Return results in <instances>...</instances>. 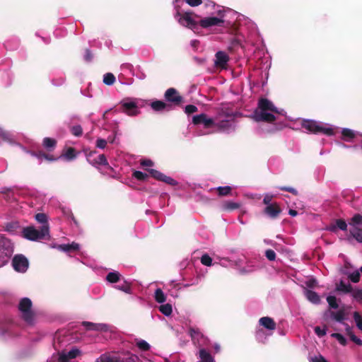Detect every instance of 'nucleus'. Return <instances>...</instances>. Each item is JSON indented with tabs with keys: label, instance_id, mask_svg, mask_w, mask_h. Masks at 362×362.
<instances>
[{
	"label": "nucleus",
	"instance_id": "f257e3e1",
	"mask_svg": "<svg viewBox=\"0 0 362 362\" xmlns=\"http://www.w3.org/2000/svg\"><path fill=\"white\" fill-rule=\"evenodd\" d=\"M284 110H279L274 103L267 98H260L257 107L252 114V117L256 122L271 123L276 120V115H284Z\"/></svg>",
	"mask_w": 362,
	"mask_h": 362
},
{
	"label": "nucleus",
	"instance_id": "f03ea898",
	"mask_svg": "<svg viewBox=\"0 0 362 362\" xmlns=\"http://www.w3.org/2000/svg\"><path fill=\"white\" fill-rule=\"evenodd\" d=\"M240 113L228 109H221L214 118V126L219 132L231 134L235 132L237 127L236 117Z\"/></svg>",
	"mask_w": 362,
	"mask_h": 362
},
{
	"label": "nucleus",
	"instance_id": "7ed1b4c3",
	"mask_svg": "<svg viewBox=\"0 0 362 362\" xmlns=\"http://www.w3.org/2000/svg\"><path fill=\"white\" fill-rule=\"evenodd\" d=\"M206 6H211L213 8H216V16H208L202 18L199 21V27H201L204 29L210 28L213 26H224L225 25V13L226 11H230V10L228 8H225V7L216 5L215 2L213 1H209L206 4Z\"/></svg>",
	"mask_w": 362,
	"mask_h": 362
},
{
	"label": "nucleus",
	"instance_id": "20e7f679",
	"mask_svg": "<svg viewBox=\"0 0 362 362\" xmlns=\"http://www.w3.org/2000/svg\"><path fill=\"white\" fill-rule=\"evenodd\" d=\"M183 3L182 0H173V6L175 10L174 17L181 25L195 31L199 28V22H197L193 18L192 12L186 11L184 13H181L180 7Z\"/></svg>",
	"mask_w": 362,
	"mask_h": 362
},
{
	"label": "nucleus",
	"instance_id": "39448f33",
	"mask_svg": "<svg viewBox=\"0 0 362 362\" xmlns=\"http://www.w3.org/2000/svg\"><path fill=\"white\" fill-rule=\"evenodd\" d=\"M22 233L25 239L31 241H39L49 238V227L47 226H41L40 230L34 226H28L23 229Z\"/></svg>",
	"mask_w": 362,
	"mask_h": 362
},
{
	"label": "nucleus",
	"instance_id": "423d86ee",
	"mask_svg": "<svg viewBox=\"0 0 362 362\" xmlns=\"http://www.w3.org/2000/svg\"><path fill=\"white\" fill-rule=\"evenodd\" d=\"M32 300L27 297L21 298L18 303V310L21 318L30 325L35 322V313L32 310Z\"/></svg>",
	"mask_w": 362,
	"mask_h": 362
},
{
	"label": "nucleus",
	"instance_id": "0eeeda50",
	"mask_svg": "<svg viewBox=\"0 0 362 362\" xmlns=\"http://www.w3.org/2000/svg\"><path fill=\"white\" fill-rule=\"evenodd\" d=\"M13 253V245L11 241L0 234V268L8 262Z\"/></svg>",
	"mask_w": 362,
	"mask_h": 362
},
{
	"label": "nucleus",
	"instance_id": "6e6552de",
	"mask_svg": "<svg viewBox=\"0 0 362 362\" xmlns=\"http://www.w3.org/2000/svg\"><path fill=\"white\" fill-rule=\"evenodd\" d=\"M188 333L193 343L196 344L199 349L203 347H208L209 346V339L201 332L199 328L190 327L189 329Z\"/></svg>",
	"mask_w": 362,
	"mask_h": 362
},
{
	"label": "nucleus",
	"instance_id": "1a4fd4ad",
	"mask_svg": "<svg viewBox=\"0 0 362 362\" xmlns=\"http://www.w3.org/2000/svg\"><path fill=\"white\" fill-rule=\"evenodd\" d=\"M120 104L122 111L129 116H136L140 112L135 98L124 99Z\"/></svg>",
	"mask_w": 362,
	"mask_h": 362
},
{
	"label": "nucleus",
	"instance_id": "9d476101",
	"mask_svg": "<svg viewBox=\"0 0 362 362\" xmlns=\"http://www.w3.org/2000/svg\"><path fill=\"white\" fill-rule=\"evenodd\" d=\"M316 286L317 281L315 279L306 280L303 286L305 298L313 304H317V293L313 291Z\"/></svg>",
	"mask_w": 362,
	"mask_h": 362
},
{
	"label": "nucleus",
	"instance_id": "9b49d317",
	"mask_svg": "<svg viewBox=\"0 0 362 362\" xmlns=\"http://www.w3.org/2000/svg\"><path fill=\"white\" fill-rule=\"evenodd\" d=\"M12 266L13 269L18 273H25L29 267V261L28 258L22 255H16L12 259Z\"/></svg>",
	"mask_w": 362,
	"mask_h": 362
},
{
	"label": "nucleus",
	"instance_id": "f8f14e48",
	"mask_svg": "<svg viewBox=\"0 0 362 362\" xmlns=\"http://www.w3.org/2000/svg\"><path fill=\"white\" fill-rule=\"evenodd\" d=\"M81 325L86 331L107 332L110 331V326L106 323H94L88 321H83Z\"/></svg>",
	"mask_w": 362,
	"mask_h": 362
},
{
	"label": "nucleus",
	"instance_id": "ddd939ff",
	"mask_svg": "<svg viewBox=\"0 0 362 362\" xmlns=\"http://www.w3.org/2000/svg\"><path fill=\"white\" fill-rule=\"evenodd\" d=\"M148 173L153 177L154 179L162 181L168 185H170L171 186H175L178 184V182L174 180L173 177L170 176H167L163 173L155 170V169H148Z\"/></svg>",
	"mask_w": 362,
	"mask_h": 362
},
{
	"label": "nucleus",
	"instance_id": "4468645a",
	"mask_svg": "<svg viewBox=\"0 0 362 362\" xmlns=\"http://www.w3.org/2000/svg\"><path fill=\"white\" fill-rule=\"evenodd\" d=\"M192 122L194 125L202 124L204 128H209L214 126V119L208 117L204 113L193 116Z\"/></svg>",
	"mask_w": 362,
	"mask_h": 362
},
{
	"label": "nucleus",
	"instance_id": "2eb2a0df",
	"mask_svg": "<svg viewBox=\"0 0 362 362\" xmlns=\"http://www.w3.org/2000/svg\"><path fill=\"white\" fill-rule=\"evenodd\" d=\"M164 97L167 101L175 104H179L183 100V98L179 95L177 90L174 88L167 89L164 94Z\"/></svg>",
	"mask_w": 362,
	"mask_h": 362
},
{
	"label": "nucleus",
	"instance_id": "dca6fc26",
	"mask_svg": "<svg viewBox=\"0 0 362 362\" xmlns=\"http://www.w3.org/2000/svg\"><path fill=\"white\" fill-rule=\"evenodd\" d=\"M301 122L302 132L307 134L317 133V121L309 119H303Z\"/></svg>",
	"mask_w": 362,
	"mask_h": 362
},
{
	"label": "nucleus",
	"instance_id": "f3484780",
	"mask_svg": "<svg viewBox=\"0 0 362 362\" xmlns=\"http://www.w3.org/2000/svg\"><path fill=\"white\" fill-rule=\"evenodd\" d=\"M229 61L228 55L223 51H218L215 54L214 64L216 66L224 68Z\"/></svg>",
	"mask_w": 362,
	"mask_h": 362
},
{
	"label": "nucleus",
	"instance_id": "a211bd4d",
	"mask_svg": "<svg viewBox=\"0 0 362 362\" xmlns=\"http://www.w3.org/2000/svg\"><path fill=\"white\" fill-rule=\"evenodd\" d=\"M92 156V153H90L88 158V162L94 167H97L98 165H108L107 160L104 154H100L96 158L91 159L90 157Z\"/></svg>",
	"mask_w": 362,
	"mask_h": 362
},
{
	"label": "nucleus",
	"instance_id": "6ab92c4d",
	"mask_svg": "<svg viewBox=\"0 0 362 362\" xmlns=\"http://www.w3.org/2000/svg\"><path fill=\"white\" fill-rule=\"evenodd\" d=\"M206 347L200 348L199 349L197 356L198 362H216L214 358L206 350Z\"/></svg>",
	"mask_w": 362,
	"mask_h": 362
},
{
	"label": "nucleus",
	"instance_id": "aec40b11",
	"mask_svg": "<svg viewBox=\"0 0 362 362\" xmlns=\"http://www.w3.org/2000/svg\"><path fill=\"white\" fill-rule=\"evenodd\" d=\"M54 247H56L59 251L68 253L71 251L78 250L80 249V245L75 242H72L71 243L69 244L58 245Z\"/></svg>",
	"mask_w": 362,
	"mask_h": 362
},
{
	"label": "nucleus",
	"instance_id": "412c9836",
	"mask_svg": "<svg viewBox=\"0 0 362 362\" xmlns=\"http://www.w3.org/2000/svg\"><path fill=\"white\" fill-rule=\"evenodd\" d=\"M3 142L14 144H16L15 136L11 132L0 127V144Z\"/></svg>",
	"mask_w": 362,
	"mask_h": 362
},
{
	"label": "nucleus",
	"instance_id": "4be33fe9",
	"mask_svg": "<svg viewBox=\"0 0 362 362\" xmlns=\"http://www.w3.org/2000/svg\"><path fill=\"white\" fill-rule=\"evenodd\" d=\"M264 212L271 218H276L281 214V210L279 206L272 204L267 206L264 210Z\"/></svg>",
	"mask_w": 362,
	"mask_h": 362
},
{
	"label": "nucleus",
	"instance_id": "5701e85b",
	"mask_svg": "<svg viewBox=\"0 0 362 362\" xmlns=\"http://www.w3.org/2000/svg\"><path fill=\"white\" fill-rule=\"evenodd\" d=\"M259 323L261 326L267 329L268 331H273L276 329V323L272 317H261L259 320Z\"/></svg>",
	"mask_w": 362,
	"mask_h": 362
},
{
	"label": "nucleus",
	"instance_id": "b1692460",
	"mask_svg": "<svg viewBox=\"0 0 362 362\" xmlns=\"http://www.w3.org/2000/svg\"><path fill=\"white\" fill-rule=\"evenodd\" d=\"M272 334V332L266 333L262 329H259L255 332V338L258 342L264 344Z\"/></svg>",
	"mask_w": 362,
	"mask_h": 362
},
{
	"label": "nucleus",
	"instance_id": "393cba45",
	"mask_svg": "<svg viewBox=\"0 0 362 362\" xmlns=\"http://www.w3.org/2000/svg\"><path fill=\"white\" fill-rule=\"evenodd\" d=\"M122 276L119 272L112 271V272H109L107 274L105 279L107 282H109L110 284H115V283L119 282L120 281V279H122Z\"/></svg>",
	"mask_w": 362,
	"mask_h": 362
},
{
	"label": "nucleus",
	"instance_id": "a878e982",
	"mask_svg": "<svg viewBox=\"0 0 362 362\" xmlns=\"http://www.w3.org/2000/svg\"><path fill=\"white\" fill-rule=\"evenodd\" d=\"M337 290L344 293H349L352 292L353 288L350 284H346L343 280H341L337 284Z\"/></svg>",
	"mask_w": 362,
	"mask_h": 362
},
{
	"label": "nucleus",
	"instance_id": "bb28decb",
	"mask_svg": "<svg viewBox=\"0 0 362 362\" xmlns=\"http://www.w3.org/2000/svg\"><path fill=\"white\" fill-rule=\"evenodd\" d=\"M240 204L233 201H226L223 203L222 209L225 211H230L239 209Z\"/></svg>",
	"mask_w": 362,
	"mask_h": 362
},
{
	"label": "nucleus",
	"instance_id": "cd10ccee",
	"mask_svg": "<svg viewBox=\"0 0 362 362\" xmlns=\"http://www.w3.org/2000/svg\"><path fill=\"white\" fill-rule=\"evenodd\" d=\"M355 136L356 134L351 129L345 128L341 131V139L346 141H351Z\"/></svg>",
	"mask_w": 362,
	"mask_h": 362
},
{
	"label": "nucleus",
	"instance_id": "c85d7f7f",
	"mask_svg": "<svg viewBox=\"0 0 362 362\" xmlns=\"http://www.w3.org/2000/svg\"><path fill=\"white\" fill-rule=\"evenodd\" d=\"M154 298L157 303H163L166 300V295L160 288H157L154 292Z\"/></svg>",
	"mask_w": 362,
	"mask_h": 362
},
{
	"label": "nucleus",
	"instance_id": "c756f323",
	"mask_svg": "<svg viewBox=\"0 0 362 362\" xmlns=\"http://www.w3.org/2000/svg\"><path fill=\"white\" fill-rule=\"evenodd\" d=\"M151 107L153 110L159 112L165 110L168 105L162 100H155L151 103Z\"/></svg>",
	"mask_w": 362,
	"mask_h": 362
},
{
	"label": "nucleus",
	"instance_id": "7c9ffc66",
	"mask_svg": "<svg viewBox=\"0 0 362 362\" xmlns=\"http://www.w3.org/2000/svg\"><path fill=\"white\" fill-rule=\"evenodd\" d=\"M158 310L163 315L168 317L172 314L173 307L171 304L165 303L160 305Z\"/></svg>",
	"mask_w": 362,
	"mask_h": 362
},
{
	"label": "nucleus",
	"instance_id": "2f4dec72",
	"mask_svg": "<svg viewBox=\"0 0 362 362\" xmlns=\"http://www.w3.org/2000/svg\"><path fill=\"white\" fill-rule=\"evenodd\" d=\"M351 235L359 243H362V229L353 227L350 229Z\"/></svg>",
	"mask_w": 362,
	"mask_h": 362
},
{
	"label": "nucleus",
	"instance_id": "473e14b6",
	"mask_svg": "<svg viewBox=\"0 0 362 362\" xmlns=\"http://www.w3.org/2000/svg\"><path fill=\"white\" fill-rule=\"evenodd\" d=\"M331 317L337 322H341L345 319V312L344 310H339L337 312H332Z\"/></svg>",
	"mask_w": 362,
	"mask_h": 362
},
{
	"label": "nucleus",
	"instance_id": "72a5a7b5",
	"mask_svg": "<svg viewBox=\"0 0 362 362\" xmlns=\"http://www.w3.org/2000/svg\"><path fill=\"white\" fill-rule=\"evenodd\" d=\"M288 119L293 122L292 125L290 126V128L294 130H299L302 132L303 127H301V122L300 121H303L301 118L294 119L293 117H288Z\"/></svg>",
	"mask_w": 362,
	"mask_h": 362
},
{
	"label": "nucleus",
	"instance_id": "f704fd0d",
	"mask_svg": "<svg viewBox=\"0 0 362 362\" xmlns=\"http://www.w3.org/2000/svg\"><path fill=\"white\" fill-rule=\"evenodd\" d=\"M136 346L143 351H148L151 349V345L144 339H136Z\"/></svg>",
	"mask_w": 362,
	"mask_h": 362
},
{
	"label": "nucleus",
	"instance_id": "c9c22d12",
	"mask_svg": "<svg viewBox=\"0 0 362 362\" xmlns=\"http://www.w3.org/2000/svg\"><path fill=\"white\" fill-rule=\"evenodd\" d=\"M35 219L38 223H41L42 226H49V223L47 222V216L45 214L43 213H38L35 216Z\"/></svg>",
	"mask_w": 362,
	"mask_h": 362
},
{
	"label": "nucleus",
	"instance_id": "e433bc0d",
	"mask_svg": "<svg viewBox=\"0 0 362 362\" xmlns=\"http://www.w3.org/2000/svg\"><path fill=\"white\" fill-rule=\"evenodd\" d=\"M132 74H133V76H135L139 80H144L146 78V75L145 72L139 66H136L132 71Z\"/></svg>",
	"mask_w": 362,
	"mask_h": 362
},
{
	"label": "nucleus",
	"instance_id": "4c0bfd02",
	"mask_svg": "<svg viewBox=\"0 0 362 362\" xmlns=\"http://www.w3.org/2000/svg\"><path fill=\"white\" fill-rule=\"evenodd\" d=\"M100 362H127V358L118 359L115 357L107 356L101 355L100 357Z\"/></svg>",
	"mask_w": 362,
	"mask_h": 362
},
{
	"label": "nucleus",
	"instance_id": "58836bf2",
	"mask_svg": "<svg viewBox=\"0 0 362 362\" xmlns=\"http://www.w3.org/2000/svg\"><path fill=\"white\" fill-rule=\"evenodd\" d=\"M103 81L107 86H112L115 81V76L112 73H106L103 76Z\"/></svg>",
	"mask_w": 362,
	"mask_h": 362
},
{
	"label": "nucleus",
	"instance_id": "ea45409f",
	"mask_svg": "<svg viewBox=\"0 0 362 362\" xmlns=\"http://www.w3.org/2000/svg\"><path fill=\"white\" fill-rule=\"evenodd\" d=\"M43 146L47 149L54 148L56 146V141L54 139L49 137H45L43 139Z\"/></svg>",
	"mask_w": 362,
	"mask_h": 362
},
{
	"label": "nucleus",
	"instance_id": "a19ab883",
	"mask_svg": "<svg viewBox=\"0 0 362 362\" xmlns=\"http://www.w3.org/2000/svg\"><path fill=\"white\" fill-rule=\"evenodd\" d=\"M305 348L308 350V359L309 362H317V355L314 353L315 347H309L308 344L305 345Z\"/></svg>",
	"mask_w": 362,
	"mask_h": 362
},
{
	"label": "nucleus",
	"instance_id": "79ce46f5",
	"mask_svg": "<svg viewBox=\"0 0 362 362\" xmlns=\"http://www.w3.org/2000/svg\"><path fill=\"white\" fill-rule=\"evenodd\" d=\"M349 224L351 226H353L354 227H356L357 225L362 224V216L359 214H355L351 218L349 222Z\"/></svg>",
	"mask_w": 362,
	"mask_h": 362
},
{
	"label": "nucleus",
	"instance_id": "37998d69",
	"mask_svg": "<svg viewBox=\"0 0 362 362\" xmlns=\"http://www.w3.org/2000/svg\"><path fill=\"white\" fill-rule=\"evenodd\" d=\"M201 262L202 264L207 267L214 265V264H213L212 258L208 254H204L202 256Z\"/></svg>",
	"mask_w": 362,
	"mask_h": 362
},
{
	"label": "nucleus",
	"instance_id": "c03bdc74",
	"mask_svg": "<svg viewBox=\"0 0 362 362\" xmlns=\"http://www.w3.org/2000/svg\"><path fill=\"white\" fill-rule=\"evenodd\" d=\"M70 131L74 136L77 137H79L83 134V129L79 124L71 127Z\"/></svg>",
	"mask_w": 362,
	"mask_h": 362
},
{
	"label": "nucleus",
	"instance_id": "a18cd8bd",
	"mask_svg": "<svg viewBox=\"0 0 362 362\" xmlns=\"http://www.w3.org/2000/svg\"><path fill=\"white\" fill-rule=\"evenodd\" d=\"M133 177L140 181H144L147 179L148 175L139 170H135L133 173Z\"/></svg>",
	"mask_w": 362,
	"mask_h": 362
},
{
	"label": "nucleus",
	"instance_id": "49530a36",
	"mask_svg": "<svg viewBox=\"0 0 362 362\" xmlns=\"http://www.w3.org/2000/svg\"><path fill=\"white\" fill-rule=\"evenodd\" d=\"M354 320L358 329L362 331V316L358 312L354 313Z\"/></svg>",
	"mask_w": 362,
	"mask_h": 362
},
{
	"label": "nucleus",
	"instance_id": "de8ad7c7",
	"mask_svg": "<svg viewBox=\"0 0 362 362\" xmlns=\"http://www.w3.org/2000/svg\"><path fill=\"white\" fill-rule=\"evenodd\" d=\"M80 354L81 351L76 347L72 348L67 353H66L70 359L76 358Z\"/></svg>",
	"mask_w": 362,
	"mask_h": 362
},
{
	"label": "nucleus",
	"instance_id": "09e8293b",
	"mask_svg": "<svg viewBox=\"0 0 362 362\" xmlns=\"http://www.w3.org/2000/svg\"><path fill=\"white\" fill-rule=\"evenodd\" d=\"M327 301L329 305L330 306V308H332L337 309L339 307L338 303L337 302V298L335 296H327Z\"/></svg>",
	"mask_w": 362,
	"mask_h": 362
},
{
	"label": "nucleus",
	"instance_id": "8fccbe9b",
	"mask_svg": "<svg viewBox=\"0 0 362 362\" xmlns=\"http://www.w3.org/2000/svg\"><path fill=\"white\" fill-rule=\"evenodd\" d=\"M331 337L335 338L341 345L345 346L346 344L347 341L342 334L339 333H332Z\"/></svg>",
	"mask_w": 362,
	"mask_h": 362
},
{
	"label": "nucleus",
	"instance_id": "3c124183",
	"mask_svg": "<svg viewBox=\"0 0 362 362\" xmlns=\"http://www.w3.org/2000/svg\"><path fill=\"white\" fill-rule=\"evenodd\" d=\"M116 289L122 291L126 293H131L132 289L129 286L127 285L125 283L119 285H116L114 286Z\"/></svg>",
	"mask_w": 362,
	"mask_h": 362
},
{
	"label": "nucleus",
	"instance_id": "603ef678",
	"mask_svg": "<svg viewBox=\"0 0 362 362\" xmlns=\"http://www.w3.org/2000/svg\"><path fill=\"white\" fill-rule=\"evenodd\" d=\"M65 158L69 160H71L76 158V156L75 153V150L73 148H69L64 154Z\"/></svg>",
	"mask_w": 362,
	"mask_h": 362
},
{
	"label": "nucleus",
	"instance_id": "864d4df0",
	"mask_svg": "<svg viewBox=\"0 0 362 362\" xmlns=\"http://www.w3.org/2000/svg\"><path fill=\"white\" fill-rule=\"evenodd\" d=\"M28 153H30L32 156L37 158L39 160H42V158H45L47 160H54V158H49L47 155L42 153H35L33 151H28Z\"/></svg>",
	"mask_w": 362,
	"mask_h": 362
},
{
	"label": "nucleus",
	"instance_id": "5fc2aeb1",
	"mask_svg": "<svg viewBox=\"0 0 362 362\" xmlns=\"http://www.w3.org/2000/svg\"><path fill=\"white\" fill-rule=\"evenodd\" d=\"M352 296L354 297V298L358 301V302H362V289H356V290H352Z\"/></svg>",
	"mask_w": 362,
	"mask_h": 362
},
{
	"label": "nucleus",
	"instance_id": "6e6d98bb",
	"mask_svg": "<svg viewBox=\"0 0 362 362\" xmlns=\"http://www.w3.org/2000/svg\"><path fill=\"white\" fill-rule=\"evenodd\" d=\"M65 80L64 76H60L59 78H52L51 83L54 86H61L64 83Z\"/></svg>",
	"mask_w": 362,
	"mask_h": 362
},
{
	"label": "nucleus",
	"instance_id": "4d7b16f0",
	"mask_svg": "<svg viewBox=\"0 0 362 362\" xmlns=\"http://www.w3.org/2000/svg\"><path fill=\"white\" fill-rule=\"evenodd\" d=\"M217 190L220 195H227L230 192L231 188L230 186L218 187Z\"/></svg>",
	"mask_w": 362,
	"mask_h": 362
},
{
	"label": "nucleus",
	"instance_id": "13d9d810",
	"mask_svg": "<svg viewBox=\"0 0 362 362\" xmlns=\"http://www.w3.org/2000/svg\"><path fill=\"white\" fill-rule=\"evenodd\" d=\"M322 132L326 135L331 136L334 134V129L330 127H323L318 125V133Z\"/></svg>",
	"mask_w": 362,
	"mask_h": 362
},
{
	"label": "nucleus",
	"instance_id": "bf43d9fd",
	"mask_svg": "<svg viewBox=\"0 0 362 362\" xmlns=\"http://www.w3.org/2000/svg\"><path fill=\"white\" fill-rule=\"evenodd\" d=\"M265 257L269 261H274L276 259V253L273 250L268 249L265 251Z\"/></svg>",
	"mask_w": 362,
	"mask_h": 362
},
{
	"label": "nucleus",
	"instance_id": "052dcab7",
	"mask_svg": "<svg viewBox=\"0 0 362 362\" xmlns=\"http://www.w3.org/2000/svg\"><path fill=\"white\" fill-rule=\"evenodd\" d=\"M83 59L86 62H90L93 59V54L92 53L91 50L89 49H86L85 50V53L83 55Z\"/></svg>",
	"mask_w": 362,
	"mask_h": 362
},
{
	"label": "nucleus",
	"instance_id": "680f3d73",
	"mask_svg": "<svg viewBox=\"0 0 362 362\" xmlns=\"http://www.w3.org/2000/svg\"><path fill=\"white\" fill-rule=\"evenodd\" d=\"M107 140L99 138L96 140L95 146L100 149H104L106 147Z\"/></svg>",
	"mask_w": 362,
	"mask_h": 362
},
{
	"label": "nucleus",
	"instance_id": "e2e57ef3",
	"mask_svg": "<svg viewBox=\"0 0 362 362\" xmlns=\"http://www.w3.org/2000/svg\"><path fill=\"white\" fill-rule=\"evenodd\" d=\"M197 110H198L197 107L194 105H187L185 106V112L187 115H190L192 113L196 112Z\"/></svg>",
	"mask_w": 362,
	"mask_h": 362
},
{
	"label": "nucleus",
	"instance_id": "0e129e2a",
	"mask_svg": "<svg viewBox=\"0 0 362 362\" xmlns=\"http://www.w3.org/2000/svg\"><path fill=\"white\" fill-rule=\"evenodd\" d=\"M360 273L358 271H356L351 273L349 278L354 283H358L360 281Z\"/></svg>",
	"mask_w": 362,
	"mask_h": 362
},
{
	"label": "nucleus",
	"instance_id": "69168bd1",
	"mask_svg": "<svg viewBox=\"0 0 362 362\" xmlns=\"http://www.w3.org/2000/svg\"><path fill=\"white\" fill-rule=\"evenodd\" d=\"M274 197V195L270 193H266L263 198V203L266 204L267 206L272 205L273 204H271V202Z\"/></svg>",
	"mask_w": 362,
	"mask_h": 362
},
{
	"label": "nucleus",
	"instance_id": "338daca9",
	"mask_svg": "<svg viewBox=\"0 0 362 362\" xmlns=\"http://www.w3.org/2000/svg\"><path fill=\"white\" fill-rule=\"evenodd\" d=\"M279 189L283 191L288 192L296 196L298 194V191L292 187L282 186L279 187Z\"/></svg>",
	"mask_w": 362,
	"mask_h": 362
},
{
	"label": "nucleus",
	"instance_id": "774afa93",
	"mask_svg": "<svg viewBox=\"0 0 362 362\" xmlns=\"http://www.w3.org/2000/svg\"><path fill=\"white\" fill-rule=\"evenodd\" d=\"M336 225L337 228L341 229V230H346L347 228V224L345 221L343 219H337L336 221Z\"/></svg>",
	"mask_w": 362,
	"mask_h": 362
}]
</instances>
